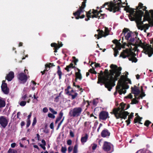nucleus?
I'll use <instances>...</instances> for the list:
<instances>
[{"instance_id":"obj_1","label":"nucleus","mask_w":153,"mask_h":153,"mask_svg":"<svg viewBox=\"0 0 153 153\" xmlns=\"http://www.w3.org/2000/svg\"><path fill=\"white\" fill-rule=\"evenodd\" d=\"M110 68L111 69L109 70L110 73L107 69H105L104 71L105 76L98 77L97 82V83L100 84L101 85L104 84L105 87L109 91L115 85V82L119 79L122 70L121 67H118L116 65L113 64L110 65Z\"/></svg>"},{"instance_id":"obj_2","label":"nucleus","mask_w":153,"mask_h":153,"mask_svg":"<svg viewBox=\"0 0 153 153\" xmlns=\"http://www.w3.org/2000/svg\"><path fill=\"white\" fill-rule=\"evenodd\" d=\"M118 1L119 2H117L115 0H114L113 2H107L105 3L101 7V8L104 7L106 5H108V8H106L110 11L113 12L114 13L117 11H119L120 10V7H121L122 2L121 0H118Z\"/></svg>"},{"instance_id":"obj_3","label":"nucleus","mask_w":153,"mask_h":153,"mask_svg":"<svg viewBox=\"0 0 153 153\" xmlns=\"http://www.w3.org/2000/svg\"><path fill=\"white\" fill-rule=\"evenodd\" d=\"M144 14V12L142 10H140L136 12L135 14L131 18V21H135L138 28L141 29V26L144 25L143 23V20L142 21V18Z\"/></svg>"},{"instance_id":"obj_4","label":"nucleus","mask_w":153,"mask_h":153,"mask_svg":"<svg viewBox=\"0 0 153 153\" xmlns=\"http://www.w3.org/2000/svg\"><path fill=\"white\" fill-rule=\"evenodd\" d=\"M139 43L138 45L136 44L137 46L135 47V50H137V46L140 47L143 49L144 53L146 54H148L149 57H150L153 54V48L151 47V45H149L148 44H145L142 42L141 40L138 38Z\"/></svg>"},{"instance_id":"obj_5","label":"nucleus","mask_w":153,"mask_h":153,"mask_svg":"<svg viewBox=\"0 0 153 153\" xmlns=\"http://www.w3.org/2000/svg\"><path fill=\"white\" fill-rule=\"evenodd\" d=\"M120 108V107L117 108H114L113 109L112 112L111 113L112 114H114L117 119L120 118L123 119L125 120L126 119L129 113L128 111H123V112H119Z\"/></svg>"},{"instance_id":"obj_6","label":"nucleus","mask_w":153,"mask_h":153,"mask_svg":"<svg viewBox=\"0 0 153 153\" xmlns=\"http://www.w3.org/2000/svg\"><path fill=\"white\" fill-rule=\"evenodd\" d=\"M147 7L143 6V4L141 2H139L138 4V5L137 7H136V11L140 10V9H142L143 11H145V15H143V21H145L146 20H147L151 18L150 15L149 11H148L147 10H146Z\"/></svg>"},{"instance_id":"obj_7","label":"nucleus","mask_w":153,"mask_h":153,"mask_svg":"<svg viewBox=\"0 0 153 153\" xmlns=\"http://www.w3.org/2000/svg\"><path fill=\"white\" fill-rule=\"evenodd\" d=\"M136 54L133 52L129 53L127 49L124 50L121 52L119 56L120 57H122L123 58H126L127 57H129L128 58L129 61H131L133 62V59L134 56H135Z\"/></svg>"},{"instance_id":"obj_8","label":"nucleus","mask_w":153,"mask_h":153,"mask_svg":"<svg viewBox=\"0 0 153 153\" xmlns=\"http://www.w3.org/2000/svg\"><path fill=\"white\" fill-rule=\"evenodd\" d=\"M82 111V109L80 107L75 108L69 112V114L71 116L78 117L80 116Z\"/></svg>"},{"instance_id":"obj_9","label":"nucleus","mask_w":153,"mask_h":153,"mask_svg":"<svg viewBox=\"0 0 153 153\" xmlns=\"http://www.w3.org/2000/svg\"><path fill=\"white\" fill-rule=\"evenodd\" d=\"M123 7H124V10L126 11V12L129 13L130 14L128 15V17L130 20L131 18L135 14L136 11V8H132L129 7V6L127 5L126 6H122Z\"/></svg>"},{"instance_id":"obj_10","label":"nucleus","mask_w":153,"mask_h":153,"mask_svg":"<svg viewBox=\"0 0 153 153\" xmlns=\"http://www.w3.org/2000/svg\"><path fill=\"white\" fill-rule=\"evenodd\" d=\"M102 148L103 150L105 152H109L111 150L110 152H111L114 151L113 145L107 141L104 142Z\"/></svg>"},{"instance_id":"obj_11","label":"nucleus","mask_w":153,"mask_h":153,"mask_svg":"<svg viewBox=\"0 0 153 153\" xmlns=\"http://www.w3.org/2000/svg\"><path fill=\"white\" fill-rule=\"evenodd\" d=\"M9 120L4 116H0V126L3 128H5L7 126Z\"/></svg>"},{"instance_id":"obj_12","label":"nucleus","mask_w":153,"mask_h":153,"mask_svg":"<svg viewBox=\"0 0 153 153\" xmlns=\"http://www.w3.org/2000/svg\"><path fill=\"white\" fill-rule=\"evenodd\" d=\"M99 119L100 120H105L107 118H109L108 114V112L102 111L99 114Z\"/></svg>"},{"instance_id":"obj_13","label":"nucleus","mask_w":153,"mask_h":153,"mask_svg":"<svg viewBox=\"0 0 153 153\" xmlns=\"http://www.w3.org/2000/svg\"><path fill=\"white\" fill-rule=\"evenodd\" d=\"M84 8L82 6H80L77 10L73 13V15L75 17L76 19L77 17H79L82 13H83L84 11Z\"/></svg>"},{"instance_id":"obj_14","label":"nucleus","mask_w":153,"mask_h":153,"mask_svg":"<svg viewBox=\"0 0 153 153\" xmlns=\"http://www.w3.org/2000/svg\"><path fill=\"white\" fill-rule=\"evenodd\" d=\"M1 90L5 94H7L9 92V88H7V84L4 82V81H3L1 86Z\"/></svg>"},{"instance_id":"obj_15","label":"nucleus","mask_w":153,"mask_h":153,"mask_svg":"<svg viewBox=\"0 0 153 153\" xmlns=\"http://www.w3.org/2000/svg\"><path fill=\"white\" fill-rule=\"evenodd\" d=\"M18 78L23 82H26L27 79V77L26 75L24 74L23 73H20L18 74Z\"/></svg>"},{"instance_id":"obj_16","label":"nucleus","mask_w":153,"mask_h":153,"mask_svg":"<svg viewBox=\"0 0 153 153\" xmlns=\"http://www.w3.org/2000/svg\"><path fill=\"white\" fill-rule=\"evenodd\" d=\"M110 135V133L107 129H103L101 132V135L103 137H106L109 136Z\"/></svg>"},{"instance_id":"obj_17","label":"nucleus","mask_w":153,"mask_h":153,"mask_svg":"<svg viewBox=\"0 0 153 153\" xmlns=\"http://www.w3.org/2000/svg\"><path fill=\"white\" fill-rule=\"evenodd\" d=\"M131 89L132 93L135 95H138L140 93V91L136 85H134V87H131Z\"/></svg>"},{"instance_id":"obj_18","label":"nucleus","mask_w":153,"mask_h":153,"mask_svg":"<svg viewBox=\"0 0 153 153\" xmlns=\"http://www.w3.org/2000/svg\"><path fill=\"white\" fill-rule=\"evenodd\" d=\"M77 69L78 71L76 72L75 74L76 77L75 80L76 82L77 81V79H78L79 80H81L82 78V75L80 72V70L78 68H77Z\"/></svg>"},{"instance_id":"obj_19","label":"nucleus","mask_w":153,"mask_h":153,"mask_svg":"<svg viewBox=\"0 0 153 153\" xmlns=\"http://www.w3.org/2000/svg\"><path fill=\"white\" fill-rule=\"evenodd\" d=\"M14 77V74L13 72H10L6 77V79L8 81H11Z\"/></svg>"},{"instance_id":"obj_20","label":"nucleus","mask_w":153,"mask_h":153,"mask_svg":"<svg viewBox=\"0 0 153 153\" xmlns=\"http://www.w3.org/2000/svg\"><path fill=\"white\" fill-rule=\"evenodd\" d=\"M51 45L52 47H53L54 48V49L55 50L54 52H56L57 51V50L60 47H62V44H61L60 45L59 43V45H58L56 43H53L51 44Z\"/></svg>"},{"instance_id":"obj_21","label":"nucleus","mask_w":153,"mask_h":153,"mask_svg":"<svg viewBox=\"0 0 153 153\" xmlns=\"http://www.w3.org/2000/svg\"><path fill=\"white\" fill-rule=\"evenodd\" d=\"M97 31L98 32V37L97 38V39H99L102 37H104V36H105L104 32L102 30L98 29L97 30Z\"/></svg>"},{"instance_id":"obj_22","label":"nucleus","mask_w":153,"mask_h":153,"mask_svg":"<svg viewBox=\"0 0 153 153\" xmlns=\"http://www.w3.org/2000/svg\"><path fill=\"white\" fill-rule=\"evenodd\" d=\"M86 16L87 18L85 19V21H88L90 20V18H91V10H90L88 12H86Z\"/></svg>"},{"instance_id":"obj_23","label":"nucleus","mask_w":153,"mask_h":153,"mask_svg":"<svg viewBox=\"0 0 153 153\" xmlns=\"http://www.w3.org/2000/svg\"><path fill=\"white\" fill-rule=\"evenodd\" d=\"M88 137V135L87 134H85L84 136L82 137L81 138V142L82 143L86 142L87 141Z\"/></svg>"},{"instance_id":"obj_24","label":"nucleus","mask_w":153,"mask_h":153,"mask_svg":"<svg viewBox=\"0 0 153 153\" xmlns=\"http://www.w3.org/2000/svg\"><path fill=\"white\" fill-rule=\"evenodd\" d=\"M126 105V104H125L123 102L120 103V106H121V108H120V110L119 112H123V111H125V108Z\"/></svg>"},{"instance_id":"obj_25","label":"nucleus","mask_w":153,"mask_h":153,"mask_svg":"<svg viewBox=\"0 0 153 153\" xmlns=\"http://www.w3.org/2000/svg\"><path fill=\"white\" fill-rule=\"evenodd\" d=\"M71 88L70 86H68V90ZM69 94V95L71 96V98L72 100L74 99L75 97L77 96V93H75L74 95L71 94H69V91L68 90V94Z\"/></svg>"},{"instance_id":"obj_26","label":"nucleus","mask_w":153,"mask_h":153,"mask_svg":"<svg viewBox=\"0 0 153 153\" xmlns=\"http://www.w3.org/2000/svg\"><path fill=\"white\" fill-rule=\"evenodd\" d=\"M122 82L120 81V80H119L118 81V83L117 86L116 87V90H121L120 89L121 87H122Z\"/></svg>"},{"instance_id":"obj_27","label":"nucleus","mask_w":153,"mask_h":153,"mask_svg":"<svg viewBox=\"0 0 153 153\" xmlns=\"http://www.w3.org/2000/svg\"><path fill=\"white\" fill-rule=\"evenodd\" d=\"M63 115V113L62 112V111H61L59 114V117L56 118V120L55 123H57L58 121H59L62 118V117Z\"/></svg>"},{"instance_id":"obj_28","label":"nucleus","mask_w":153,"mask_h":153,"mask_svg":"<svg viewBox=\"0 0 153 153\" xmlns=\"http://www.w3.org/2000/svg\"><path fill=\"white\" fill-rule=\"evenodd\" d=\"M131 33H132V32L129 31V32H128L127 33V34L126 35V34L125 36H125V39L127 41L129 40V38L131 37Z\"/></svg>"},{"instance_id":"obj_29","label":"nucleus","mask_w":153,"mask_h":153,"mask_svg":"<svg viewBox=\"0 0 153 153\" xmlns=\"http://www.w3.org/2000/svg\"><path fill=\"white\" fill-rule=\"evenodd\" d=\"M149 27L150 26L149 24H146L141 26V28L140 30H142L144 29H148Z\"/></svg>"},{"instance_id":"obj_30","label":"nucleus","mask_w":153,"mask_h":153,"mask_svg":"<svg viewBox=\"0 0 153 153\" xmlns=\"http://www.w3.org/2000/svg\"><path fill=\"white\" fill-rule=\"evenodd\" d=\"M142 118L140 117L139 116L136 117L134 120V123H136L139 121H140L141 120Z\"/></svg>"},{"instance_id":"obj_31","label":"nucleus","mask_w":153,"mask_h":153,"mask_svg":"<svg viewBox=\"0 0 153 153\" xmlns=\"http://www.w3.org/2000/svg\"><path fill=\"white\" fill-rule=\"evenodd\" d=\"M105 36H104V37H106V36L108 35L109 34V30L108 28L105 27V32H104Z\"/></svg>"},{"instance_id":"obj_32","label":"nucleus","mask_w":153,"mask_h":153,"mask_svg":"<svg viewBox=\"0 0 153 153\" xmlns=\"http://www.w3.org/2000/svg\"><path fill=\"white\" fill-rule=\"evenodd\" d=\"M146 21H147L149 22V25L150 27H153V19L150 18L148 20H146Z\"/></svg>"},{"instance_id":"obj_33","label":"nucleus","mask_w":153,"mask_h":153,"mask_svg":"<svg viewBox=\"0 0 153 153\" xmlns=\"http://www.w3.org/2000/svg\"><path fill=\"white\" fill-rule=\"evenodd\" d=\"M5 105V102L1 99H0V108L4 107Z\"/></svg>"},{"instance_id":"obj_34","label":"nucleus","mask_w":153,"mask_h":153,"mask_svg":"<svg viewBox=\"0 0 153 153\" xmlns=\"http://www.w3.org/2000/svg\"><path fill=\"white\" fill-rule=\"evenodd\" d=\"M123 90L122 88L121 90H118V92L120 95H121L123 94H125L126 93V91L125 89L124 90Z\"/></svg>"},{"instance_id":"obj_35","label":"nucleus","mask_w":153,"mask_h":153,"mask_svg":"<svg viewBox=\"0 0 153 153\" xmlns=\"http://www.w3.org/2000/svg\"><path fill=\"white\" fill-rule=\"evenodd\" d=\"M114 50V55L115 57H116L117 56V54H118L119 52L118 51V50L116 48H113Z\"/></svg>"},{"instance_id":"obj_36","label":"nucleus","mask_w":153,"mask_h":153,"mask_svg":"<svg viewBox=\"0 0 153 153\" xmlns=\"http://www.w3.org/2000/svg\"><path fill=\"white\" fill-rule=\"evenodd\" d=\"M7 153H17V152L15 149L10 148L9 149Z\"/></svg>"},{"instance_id":"obj_37","label":"nucleus","mask_w":153,"mask_h":153,"mask_svg":"<svg viewBox=\"0 0 153 153\" xmlns=\"http://www.w3.org/2000/svg\"><path fill=\"white\" fill-rule=\"evenodd\" d=\"M121 44L119 42L118 44H117L115 45V47L114 48H116L118 50H120L121 49Z\"/></svg>"},{"instance_id":"obj_38","label":"nucleus","mask_w":153,"mask_h":153,"mask_svg":"<svg viewBox=\"0 0 153 153\" xmlns=\"http://www.w3.org/2000/svg\"><path fill=\"white\" fill-rule=\"evenodd\" d=\"M127 77V75H122L121 76V80H120V81H123Z\"/></svg>"},{"instance_id":"obj_39","label":"nucleus","mask_w":153,"mask_h":153,"mask_svg":"<svg viewBox=\"0 0 153 153\" xmlns=\"http://www.w3.org/2000/svg\"><path fill=\"white\" fill-rule=\"evenodd\" d=\"M151 123V122L149 120H146L145 121L144 125L145 126L148 127L149 126V124Z\"/></svg>"},{"instance_id":"obj_40","label":"nucleus","mask_w":153,"mask_h":153,"mask_svg":"<svg viewBox=\"0 0 153 153\" xmlns=\"http://www.w3.org/2000/svg\"><path fill=\"white\" fill-rule=\"evenodd\" d=\"M139 101L137 100H136V99L134 98L132 100L131 102V104H136Z\"/></svg>"},{"instance_id":"obj_41","label":"nucleus","mask_w":153,"mask_h":153,"mask_svg":"<svg viewBox=\"0 0 153 153\" xmlns=\"http://www.w3.org/2000/svg\"><path fill=\"white\" fill-rule=\"evenodd\" d=\"M75 67V66H73V64L72 63H71L69 65H68V72L69 71L70 68H74Z\"/></svg>"},{"instance_id":"obj_42","label":"nucleus","mask_w":153,"mask_h":153,"mask_svg":"<svg viewBox=\"0 0 153 153\" xmlns=\"http://www.w3.org/2000/svg\"><path fill=\"white\" fill-rule=\"evenodd\" d=\"M77 145H75L74 146L73 153H77Z\"/></svg>"},{"instance_id":"obj_43","label":"nucleus","mask_w":153,"mask_h":153,"mask_svg":"<svg viewBox=\"0 0 153 153\" xmlns=\"http://www.w3.org/2000/svg\"><path fill=\"white\" fill-rule=\"evenodd\" d=\"M99 15V13L96 14H93V15H91V18H98V15Z\"/></svg>"},{"instance_id":"obj_44","label":"nucleus","mask_w":153,"mask_h":153,"mask_svg":"<svg viewBox=\"0 0 153 153\" xmlns=\"http://www.w3.org/2000/svg\"><path fill=\"white\" fill-rule=\"evenodd\" d=\"M89 72H90L91 73L96 74L97 72L94 70V69H90L89 70Z\"/></svg>"},{"instance_id":"obj_45","label":"nucleus","mask_w":153,"mask_h":153,"mask_svg":"<svg viewBox=\"0 0 153 153\" xmlns=\"http://www.w3.org/2000/svg\"><path fill=\"white\" fill-rule=\"evenodd\" d=\"M128 31H130L127 28H124L123 31V33H124V36H125L126 34L128 32Z\"/></svg>"},{"instance_id":"obj_46","label":"nucleus","mask_w":153,"mask_h":153,"mask_svg":"<svg viewBox=\"0 0 153 153\" xmlns=\"http://www.w3.org/2000/svg\"><path fill=\"white\" fill-rule=\"evenodd\" d=\"M26 104V102L25 101H22L19 103V104L21 106H24Z\"/></svg>"},{"instance_id":"obj_47","label":"nucleus","mask_w":153,"mask_h":153,"mask_svg":"<svg viewBox=\"0 0 153 153\" xmlns=\"http://www.w3.org/2000/svg\"><path fill=\"white\" fill-rule=\"evenodd\" d=\"M100 15H98V19H103L104 18V16L105 15V14H100Z\"/></svg>"},{"instance_id":"obj_48","label":"nucleus","mask_w":153,"mask_h":153,"mask_svg":"<svg viewBox=\"0 0 153 153\" xmlns=\"http://www.w3.org/2000/svg\"><path fill=\"white\" fill-rule=\"evenodd\" d=\"M49 110L51 111V112L53 114H57L56 111H55L53 109L51 108H49Z\"/></svg>"},{"instance_id":"obj_49","label":"nucleus","mask_w":153,"mask_h":153,"mask_svg":"<svg viewBox=\"0 0 153 153\" xmlns=\"http://www.w3.org/2000/svg\"><path fill=\"white\" fill-rule=\"evenodd\" d=\"M129 88V86L128 85H123L122 86V88H123V90H124L125 89H127L128 88Z\"/></svg>"},{"instance_id":"obj_50","label":"nucleus","mask_w":153,"mask_h":153,"mask_svg":"<svg viewBox=\"0 0 153 153\" xmlns=\"http://www.w3.org/2000/svg\"><path fill=\"white\" fill-rule=\"evenodd\" d=\"M94 64V66L96 68H97L98 67H100V65L99 63H97L96 62H92L91 63V65H92V64Z\"/></svg>"},{"instance_id":"obj_51","label":"nucleus","mask_w":153,"mask_h":153,"mask_svg":"<svg viewBox=\"0 0 153 153\" xmlns=\"http://www.w3.org/2000/svg\"><path fill=\"white\" fill-rule=\"evenodd\" d=\"M98 101L97 100V99H94L93 101V104L94 105H96L98 103Z\"/></svg>"},{"instance_id":"obj_52","label":"nucleus","mask_w":153,"mask_h":153,"mask_svg":"<svg viewBox=\"0 0 153 153\" xmlns=\"http://www.w3.org/2000/svg\"><path fill=\"white\" fill-rule=\"evenodd\" d=\"M91 14L92 13L93 14H97V13H98V11L97 10H95L94 9L92 10V11H91Z\"/></svg>"},{"instance_id":"obj_53","label":"nucleus","mask_w":153,"mask_h":153,"mask_svg":"<svg viewBox=\"0 0 153 153\" xmlns=\"http://www.w3.org/2000/svg\"><path fill=\"white\" fill-rule=\"evenodd\" d=\"M58 71H57V74L59 75H62V72L60 70V67L59 66H58Z\"/></svg>"},{"instance_id":"obj_54","label":"nucleus","mask_w":153,"mask_h":153,"mask_svg":"<svg viewBox=\"0 0 153 153\" xmlns=\"http://www.w3.org/2000/svg\"><path fill=\"white\" fill-rule=\"evenodd\" d=\"M66 151V148L65 147H62L61 149V151L63 153H65Z\"/></svg>"},{"instance_id":"obj_55","label":"nucleus","mask_w":153,"mask_h":153,"mask_svg":"<svg viewBox=\"0 0 153 153\" xmlns=\"http://www.w3.org/2000/svg\"><path fill=\"white\" fill-rule=\"evenodd\" d=\"M48 116L50 118H55V116L53 115V114L51 113H49L48 114Z\"/></svg>"},{"instance_id":"obj_56","label":"nucleus","mask_w":153,"mask_h":153,"mask_svg":"<svg viewBox=\"0 0 153 153\" xmlns=\"http://www.w3.org/2000/svg\"><path fill=\"white\" fill-rule=\"evenodd\" d=\"M125 98H129L131 99L132 98V95L130 93L127 96L125 97Z\"/></svg>"},{"instance_id":"obj_57","label":"nucleus","mask_w":153,"mask_h":153,"mask_svg":"<svg viewBox=\"0 0 153 153\" xmlns=\"http://www.w3.org/2000/svg\"><path fill=\"white\" fill-rule=\"evenodd\" d=\"M36 118L34 117L33 119V122L32 123V126H34L36 124Z\"/></svg>"},{"instance_id":"obj_58","label":"nucleus","mask_w":153,"mask_h":153,"mask_svg":"<svg viewBox=\"0 0 153 153\" xmlns=\"http://www.w3.org/2000/svg\"><path fill=\"white\" fill-rule=\"evenodd\" d=\"M97 145L95 143H94L93 144V146L92 147V149L93 150H95L96 148L97 147Z\"/></svg>"},{"instance_id":"obj_59","label":"nucleus","mask_w":153,"mask_h":153,"mask_svg":"<svg viewBox=\"0 0 153 153\" xmlns=\"http://www.w3.org/2000/svg\"><path fill=\"white\" fill-rule=\"evenodd\" d=\"M30 124V120H27L26 124V126L27 127H29Z\"/></svg>"},{"instance_id":"obj_60","label":"nucleus","mask_w":153,"mask_h":153,"mask_svg":"<svg viewBox=\"0 0 153 153\" xmlns=\"http://www.w3.org/2000/svg\"><path fill=\"white\" fill-rule=\"evenodd\" d=\"M149 12L151 15V19H153V10H149Z\"/></svg>"},{"instance_id":"obj_61","label":"nucleus","mask_w":153,"mask_h":153,"mask_svg":"<svg viewBox=\"0 0 153 153\" xmlns=\"http://www.w3.org/2000/svg\"><path fill=\"white\" fill-rule=\"evenodd\" d=\"M112 42H113V43L114 44H115V45H117V44H118V43L119 42H118V40H117V39H115L113 41H112Z\"/></svg>"},{"instance_id":"obj_62","label":"nucleus","mask_w":153,"mask_h":153,"mask_svg":"<svg viewBox=\"0 0 153 153\" xmlns=\"http://www.w3.org/2000/svg\"><path fill=\"white\" fill-rule=\"evenodd\" d=\"M70 135L71 137H74V134L72 130L70 131Z\"/></svg>"},{"instance_id":"obj_63","label":"nucleus","mask_w":153,"mask_h":153,"mask_svg":"<svg viewBox=\"0 0 153 153\" xmlns=\"http://www.w3.org/2000/svg\"><path fill=\"white\" fill-rule=\"evenodd\" d=\"M134 113L132 112H131L130 114L128 116V118H129V119H131L132 118L133 116Z\"/></svg>"},{"instance_id":"obj_64","label":"nucleus","mask_w":153,"mask_h":153,"mask_svg":"<svg viewBox=\"0 0 153 153\" xmlns=\"http://www.w3.org/2000/svg\"><path fill=\"white\" fill-rule=\"evenodd\" d=\"M131 119L128 118V119L126 121V122L127 123V126L130 123Z\"/></svg>"}]
</instances>
